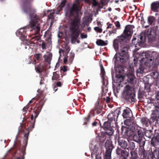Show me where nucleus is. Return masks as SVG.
<instances>
[{
  "label": "nucleus",
  "mask_w": 159,
  "mask_h": 159,
  "mask_svg": "<svg viewBox=\"0 0 159 159\" xmlns=\"http://www.w3.org/2000/svg\"><path fill=\"white\" fill-rule=\"evenodd\" d=\"M151 144L155 148H157V146L159 145V140H151Z\"/></svg>",
  "instance_id": "e433bc0d"
},
{
  "label": "nucleus",
  "mask_w": 159,
  "mask_h": 159,
  "mask_svg": "<svg viewBox=\"0 0 159 159\" xmlns=\"http://www.w3.org/2000/svg\"><path fill=\"white\" fill-rule=\"evenodd\" d=\"M156 19L155 17L153 16H149L148 18V22L149 25H152L155 21Z\"/></svg>",
  "instance_id": "f704fd0d"
},
{
  "label": "nucleus",
  "mask_w": 159,
  "mask_h": 159,
  "mask_svg": "<svg viewBox=\"0 0 159 159\" xmlns=\"http://www.w3.org/2000/svg\"><path fill=\"white\" fill-rule=\"evenodd\" d=\"M81 37L82 39H85L87 37V34H84V33H82L81 34Z\"/></svg>",
  "instance_id": "5fc2aeb1"
},
{
  "label": "nucleus",
  "mask_w": 159,
  "mask_h": 159,
  "mask_svg": "<svg viewBox=\"0 0 159 159\" xmlns=\"http://www.w3.org/2000/svg\"><path fill=\"white\" fill-rule=\"evenodd\" d=\"M131 30L129 26H126L123 34L113 40V47L116 51H118L114 57L115 65L117 64L118 61L121 63H125L129 58L128 48L126 45L125 39L132 36L133 32Z\"/></svg>",
  "instance_id": "f257e3e1"
},
{
  "label": "nucleus",
  "mask_w": 159,
  "mask_h": 159,
  "mask_svg": "<svg viewBox=\"0 0 159 159\" xmlns=\"http://www.w3.org/2000/svg\"><path fill=\"white\" fill-rule=\"evenodd\" d=\"M53 76L52 77V80H59L62 78L61 76H60L59 74L57 73V71L53 72Z\"/></svg>",
  "instance_id": "7c9ffc66"
},
{
  "label": "nucleus",
  "mask_w": 159,
  "mask_h": 159,
  "mask_svg": "<svg viewBox=\"0 0 159 159\" xmlns=\"http://www.w3.org/2000/svg\"><path fill=\"white\" fill-rule=\"evenodd\" d=\"M122 116L124 118H126L124 121V124L126 125H130L131 124L134 122L132 119L133 116L131 110L129 108L126 107L124 109Z\"/></svg>",
  "instance_id": "9d476101"
},
{
  "label": "nucleus",
  "mask_w": 159,
  "mask_h": 159,
  "mask_svg": "<svg viewBox=\"0 0 159 159\" xmlns=\"http://www.w3.org/2000/svg\"><path fill=\"white\" fill-rule=\"evenodd\" d=\"M116 154L120 158H127L129 156V152L125 150H123L118 147L116 150Z\"/></svg>",
  "instance_id": "2eb2a0df"
},
{
  "label": "nucleus",
  "mask_w": 159,
  "mask_h": 159,
  "mask_svg": "<svg viewBox=\"0 0 159 159\" xmlns=\"http://www.w3.org/2000/svg\"><path fill=\"white\" fill-rule=\"evenodd\" d=\"M141 22L142 24H144L145 23V21L144 20L143 16H142L141 17Z\"/></svg>",
  "instance_id": "13d9d810"
},
{
  "label": "nucleus",
  "mask_w": 159,
  "mask_h": 159,
  "mask_svg": "<svg viewBox=\"0 0 159 159\" xmlns=\"http://www.w3.org/2000/svg\"><path fill=\"white\" fill-rule=\"evenodd\" d=\"M96 159H102L101 157L100 154L97 155L96 156Z\"/></svg>",
  "instance_id": "680f3d73"
},
{
  "label": "nucleus",
  "mask_w": 159,
  "mask_h": 159,
  "mask_svg": "<svg viewBox=\"0 0 159 159\" xmlns=\"http://www.w3.org/2000/svg\"><path fill=\"white\" fill-rule=\"evenodd\" d=\"M156 98L157 100H159V91H158L156 95Z\"/></svg>",
  "instance_id": "4d7b16f0"
},
{
  "label": "nucleus",
  "mask_w": 159,
  "mask_h": 159,
  "mask_svg": "<svg viewBox=\"0 0 159 159\" xmlns=\"http://www.w3.org/2000/svg\"><path fill=\"white\" fill-rule=\"evenodd\" d=\"M112 152L109 151H106L105 155L104 157V159H111V153Z\"/></svg>",
  "instance_id": "58836bf2"
},
{
  "label": "nucleus",
  "mask_w": 159,
  "mask_h": 159,
  "mask_svg": "<svg viewBox=\"0 0 159 159\" xmlns=\"http://www.w3.org/2000/svg\"><path fill=\"white\" fill-rule=\"evenodd\" d=\"M135 124L134 123L131 124L130 125L128 126V127L122 126L121 129V133L123 134H125L126 138L128 139L130 138L131 137H132V135L134 134V132L135 130V127L134 126Z\"/></svg>",
  "instance_id": "6e6552de"
},
{
  "label": "nucleus",
  "mask_w": 159,
  "mask_h": 159,
  "mask_svg": "<svg viewBox=\"0 0 159 159\" xmlns=\"http://www.w3.org/2000/svg\"><path fill=\"white\" fill-rule=\"evenodd\" d=\"M155 139H159V133H157L156 134Z\"/></svg>",
  "instance_id": "69168bd1"
},
{
  "label": "nucleus",
  "mask_w": 159,
  "mask_h": 159,
  "mask_svg": "<svg viewBox=\"0 0 159 159\" xmlns=\"http://www.w3.org/2000/svg\"><path fill=\"white\" fill-rule=\"evenodd\" d=\"M115 24L116 26L118 28H120V23L119 21H116L115 23Z\"/></svg>",
  "instance_id": "3c124183"
},
{
  "label": "nucleus",
  "mask_w": 159,
  "mask_h": 159,
  "mask_svg": "<svg viewBox=\"0 0 159 159\" xmlns=\"http://www.w3.org/2000/svg\"><path fill=\"white\" fill-rule=\"evenodd\" d=\"M144 54L145 57L142 59L141 61V64L137 70V76L139 77L142 76L143 74L144 73L145 67L144 65L150 67L153 65L154 61V57L152 54L147 53H144Z\"/></svg>",
  "instance_id": "39448f33"
},
{
  "label": "nucleus",
  "mask_w": 159,
  "mask_h": 159,
  "mask_svg": "<svg viewBox=\"0 0 159 159\" xmlns=\"http://www.w3.org/2000/svg\"><path fill=\"white\" fill-rule=\"evenodd\" d=\"M131 157L130 159H138L139 157L137 151H131L130 152Z\"/></svg>",
  "instance_id": "473e14b6"
},
{
  "label": "nucleus",
  "mask_w": 159,
  "mask_h": 159,
  "mask_svg": "<svg viewBox=\"0 0 159 159\" xmlns=\"http://www.w3.org/2000/svg\"><path fill=\"white\" fill-rule=\"evenodd\" d=\"M45 61L48 62V64H50L51 61V58L49 56H47V57L45 58Z\"/></svg>",
  "instance_id": "09e8293b"
},
{
  "label": "nucleus",
  "mask_w": 159,
  "mask_h": 159,
  "mask_svg": "<svg viewBox=\"0 0 159 159\" xmlns=\"http://www.w3.org/2000/svg\"><path fill=\"white\" fill-rule=\"evenodd\" d=\"M29 104L26 105L25 107L23 109V111H25V113H23V114L24 115L25 114L26 111H27L28 109L29 108Z\"/></svg>",
  "instance_id": "de8ad7c7"
},
{
  "label": "nucleus",
  "mask_w": 159,
  "mask_h": 159,
  "mask_svg": "<svg viewBox=\"0 0 159 159\" xmlns=\"http://www.w3.org/2000/svg\"><path fill=\"white\" fill-rule=\"evenodd\" d=\"M102 106L99 104V103L98 102H96L95 105V106L93 110L94 112H96L97 114H99L102 111Z\"/></svg>",
  "instance_id": "412c9836"
},
{
  "label": "nucleus",
  "mask_w": 159,
  "mask_h": 159,
  "mask_svg": "<svg viewBox=\"0 0 159 159\" xmlns=\"http://www.w3.org/2000/svg\"><path fill=\"white\" fill-rule=\"evenodd\" d=\"M74 55L75 54L74 53H72V52H71L70 53V57H69V60L70 61H72L74 57Z\"/></svg>",
  "instance_id": "37998d69"
},
{
  "label": "nucleus",
  "mask_w": 159,
  "mask_h": 159,
  "mask_svg": "<svg viewBox=\"0 0 159 159\" xmlns=\"http://www.w3.org/2000/svg\"><path fill=\"white\" fill-rule=\"evenodd\" d=\"M120 113V110L119 108L116 109L114 112L110 113L107 116L108 121L110 122L114 121L116 123L117 121L119 115Z\"/></svg>",
  "instance_id": "ddd939ff"
},
{
  "label": "nucleus",
  "mask_w": 159,
  "mask_h": 159,
  "mask_svg": "<svg viewBox=\"0 0 159 159\" xmlns=\"http://www.w3.org/2000/svg\"><path fill=\"white\" fill-rule=\"evenodd\" d=\"M137 38V39L136 38H134L132 41V43L135 45V47H137V45L140 46L145 41V37L144 34L141 33Z\"/></svg>",
  "instance_id": "4468645a"
},
{
  "label": "nucleus",
  "mask_w": 159,
  "mask_h": 159,
  "mask_svg": "<svg viewBox=\"0 0 159 159\" xmlns=\"http://www.w3.org/2000/svg\"><path fill=\"white\" fill-rule=\"evenodd\" d=\"M26 32L27 30L25 28H20L16 32V34L17 36L19 37L20 39L23 41L21 43L22 44L25 45H27L30 48V46H31V42L33 41L25 40L27 36Z\"/></svg>",
  "instance_id": "1a4fd4ad"
},
{
  "label": "nucleus",
  "mask_w": 159,
  "mask_h": 159,
  "mask_svg": "<svg viewBox=\"0 0 159 159\" xmlns=\"http://www.w3.org/2000/svg\"><path fill=\"white\" fill-rule=\"evenodd\" d=\"M129 140H127L129 142ZM133 140L135 141V142H136L139 143V148H143L145 144V140Z\"/></svg>",
  "instance_id": "72a5a7b5"
},
{
  "label": "nucleus",
  "mask_w": 159,
  "mask_h": 159,
  "mask_svg": "<svg viewBox=\"0 0 159 159\" xmlns=\"http://www.w3.org/2000/svg\"><path fill=\"white\" fill-rule=\"evenodd\" d=\"M156 85L159 88V79H158L156 82Z\"/></svg>",
  "instance_id": "774afa93"
},
{
  "label": "nucleus",
  "mask_w": 159,
  "mask_h": 159,
  "mask_svg": "<svg viewBox=\"0 0 159 159\" xmlns=\"http://www.w3.org/2000/svg\"><path fill=\"white\" fill-rule=\"evenodd\" d=\"M55 14V13L54 12H51L49 14V15L48 16V19H54V17H55V16H54V14Z\"/></svg>",
  "instance_id": "a19ab883"
},
{
  "label": "nucleus",
  "mask_w": 159,
  "mask_h": 159,
  "mask_svg": "<svg viewBox=\"0 0 159 159\" xmlns=\"http://www.w3.org/2000/svg\"><path fill=\"white\" fill-rule=\"evenodd\" d=\"M98 124V123L97 122L94 121L92 123V125L93 126H96Z\"/></svg>",
  "instance_id": "0e129e2a"
},
{
  "label": "nucleus",
  "mask_w": 159,
  "mask_h": 159,
  "mask_svg": "<svg viewBox=\"0 0 159 159\" xmlns=\"http://www.w3.org/2000/svg\"><path fill=\"white\" fill-rule=\"evenodd\" d=\"M91 117L90 115L89 114L87 117L84 118V125H87L89 122L90 119Z\"/></svg>",
  "instance_id": "4c0bfd02"
},
{
  "label": "nucleus",
  "mask_w": 159,
  "mask_h": 159,
  "mask_svg": "<svg viewBox=\"0 0 159 159\" xmlns=\"http://www.w3.org/2000/svg\"><path fill=\"white\" fill-rule=\"evenodd\" d=\"M42 57V54L39 53H37L34 55V57L38 61H39L40 60V58L41 57Z\"/></svg>",
  "instance_id": "ea45409f"
},
{
  "label": "nucleus",
  "mask_w": 159,
  "mask_h": 159,
  "mask_svg": "<svg viewBox=\"0 0 159 159\" xmlns=\"http://www.w3.org/2000/svg\"><path fill=\"white\" fill-rule=\"evenodd\" d=\"M96 43L98 45L100 46H106L107 44L104 41L101 39H98L96 42Z\"/></svg>",
  "instance_id": "c9c22d12"
},
{
  "label": "nucleus",
  "mask_w": 159,
  "mask_h": 159,
  "mask_svg": "<svg viewBox=\"0 0 159 159\" xmlns=\"http://www.w3.org/2000/svg\"><path fill=\"white\" fill-rule=\"evenodd\" d=\"M100 67L101 68V77L102 79V83L104 85V80L105 76V72L102 64H100Z\"/></svg>",
  "instance_id": "cd10ccee"
},
{
  "label": "nucleus",
  "mask_w": 159,
  "mask_h": 159,
  "mask_svg": "<svg viewBox=\"0 0 159 159\" xmlns=\"http://www.w3.org/2000/svg\"><path fill=\"white\" fill-rule=\"evenodd\" d=\"M122 96L126 101L130 102H135L134 90L133 88L129 85H127L124 87Z\"/></svg>",
  "instance_id": "423d86ee"
},
{
  "label": "nucleus",
  "mask_w": 159,
  "mask_h": 159,
  "mask_svg": "<svg viewBox=\"0 0 159 159\" xmlns=\"http://www.w3.org/2000/svg\"><path fill=\"white\" fill-rule=\"evenodd\" d=\"M145 135L149 139H155V136L153 134L151 130H147L145 132Z\"/></svg>",
  "instance_id": "c756f323"
},
{
  "label": "nucleus",
  "mask_w": 159,
  "mask_h": 159,
  "mask_svg": "<svg viewBox=\"0 0 159 159\" xmlns=\"http://www.w3.org/2000/svg\"><path fill=\"white\" fill-rule=\"evenodd\" d=\"M111 98L109 97H107L106 98V102L109 103L110 102Z\"/></svg>",
  "instance_id": "052dcab7"
},
{
  "label": "nucleus",
  "mask_w": 159,
  "mask_h": 159,
  "mask_svg": "<svg viewBox=\"0 0 159 159\" xmlns=\"http://www.w3.org/2000/svg\"><path fill=\"white\" fill-rule=\"evenodd\" d=\"M35 70L36 72L41 74L44 70V66L40 63L35 65Z\"/></svg>",
  "instance_id": "393cba45"
},
{
  "label": "nucleus",
  "mask_w": 159,
  "mask_h": 159,
  "mask_svg": "<svg viewBox=\"0 0 159 159\" xmlns=\"http://www.w3.org/2000/svg\"><path fill=\"white\" fill-rule=\"evenodd\" d=\"M127 81L129 84H134L136 82V77L133 75H129L128 76Z\"/></svg>",
  "instance_id": "bb28decb"
},
{
  "label": "nucleus",
  "mask_w": 159,
  "mask_h": 159,
  "mask_svg": "<svg viewBox=\"0 0 159 159\" xmlns=\"http://www.w3.org/2000/svg\"><path fill=\"white\" fill-rule=\"evenodd\" d=\"M63 59H64V63L65 64L68 61L67 57H65Z\"/></svg>",
  "instance_id": "e2e57ef3"
},
{
  "label": "nucleus",
  "mask_w": 159,
  "mask_h": 159,
  "mask_svg": "<svg viewBox=\"0 0 159 159\" xmlns=\"http://www.w3.org/2000/svg\"><path fill=\"white\" fill-rule=\"evenodd\" d=\"M62 85L60 82H57L56 84V86L57 87H61Z\"/></svg>",
  "instance_id": "bf43d9fd"
},
{
  "label": "nucleus",
  "mask_w": 159,
  "mask_h": 159,
  "mask_svg": "<svg viewBox=\"0 0 159 159\" xmlns=\"http://www.w3.org/2000/svg\"><path fill=\"white\" fill-rule=\"evenodd\" d=\"M33 0H23L21 8L26 13L28 14L30 18L29 24V26L34 35H37L34 36L32 40L35 39L33 43H35L40 39L39 35L40 31V23L42 22L40 17L36 13L35 10L32 7L31 3Z\"/></svg>",
  "instance_id": "f03ea898"
},
{
  "label": "nucleus",
  "mask_w": 159,
  "mask_h": 159,
  "mask_svg": "<svg viewBox=\"0 0 159 159\" xmlns=\"http://www.w3.org/2000/svg\"><path fill=\"white\" fill-rule=\"evenodd\" d=\"M141 122L143 124V127H144L148 126L151 124L149 120L146 117H143L142 118Z\"/></svg>",
  "instance_id": "b1692460"
},
{
  "label": "nucleus",
  "mask_w": 159,
  "mask_h": 159,
  "mask_svg": "<svg viewBox=\"0 0 159 159\" xmlns=\"http://www.w3.org/2000/svg\"><path fill=\"white\" fill-rule=\"evenodd\" d=\"M44 104V102L43 100H41L39 102V105L41 106V108L43 107V106Z\"/></svg>",
  "instance_id": "864d4df0"
},
{
  "label": "nucleus",
  "mask_w": 159,
  "mask_h": 159,
  "mask_svg": "<svg viewBox=\"0 0 159 159\" xmlns=\"http://www.w3.org/2000/svg\"><path fill=\"white\" fill-rule=\"evenodd\" d=\"M129 148L131 150H133L135 148V143H134L132 142L130 144Z\"/></svg>",
  "instance_id": "c03bdc74"
},
{
  "label": "nucleus",
  "mask_w": 159,
  "mask_h": 159,
  "mask_svg": "<svg viewBox=\"0 0 159 159\" xmlns=\"http://www.w3.org/2000/svg\"><path fill=\"white\" fill-rule=\"evenodd\" d=\"M151 10L154 12L158 11L159 7V2H153L151 4Z\"/></svg>",
  "instance_id": "5701e85b"
},
{
  "label": "nucleus",
  "mask_w": 159,
  "mask_h": 159,
  "mask_svg": "<svg viewBox=\"0 0 159 159\" xmlns=\"http://www.w3.org/2000/svg\"><path fill=\"white\" fill-rule=\"evenodd\" d=\"M115 27V26H114L112 24H109L107 27V29L110 28H113Z\"/></svg>",
  "instance_id": "6e6d98bb"
},
{
  "label": "nucleus",
  "mask_w": 159,
  "mask_h": 159,
  "mask_svg": "<svg viewBox=\"0 0 159 159\" xmlns=\"http://www.w3.org/2000/svg\"><path fill=\"white\" fill-rule=\"evenodd\" d=\"M151 75L153 76V77L157 78L158 75V73L156 71L152 72L151 73Z\"/></svg>",
  "instance_id": "a18cd8bd"
},
{
  "label": "nucleus",
  "mask_w": 159,
  "mask_h": 159,
  "mask_svg": "<svg viewBox=\"0 0 159 159\" xmlns=\"http://www.w3.org/2000/svg\"><path fill=\"white\" fill-rule=\"evenodd\" d=\"M94 30L96 32L101 33L102 32V30L101 28H100L98 27H95L94 28Z\"/></svg>",
  "instance_id": "79ce46f5"
},
{
  "label": "nucleus",
  "mask_w": 159,
  "mask_h": 159,
  "mask_svg": "<svg viewBox=\"0 0 159 159\" xmlns=\"http://www.w3.org/2000/svg\"><path fill=\"white\" fill-rule=\"evenodd\" d=\"M148 102L149 103L152 104L154 106L155 110L157 111H159V101L158 100L151 98L148 101Z\"/></svg>",
  "instance_id": "aec40b11"
},
{
  "label": "nucleus",
  "mask_w": 159,
  "mask_h": 159,
  "mask_svg": "<svg viewBox=\"0 0 159 159\" xmlns=\"http://www.w3.org/2000/svg\"><path fill=\"white\" fill-rule=\"evenodd\" d=\"M118 142L119 145L124 149H125L128 146L127 142L124 140H118Z\"/></svg>",
  "instance_id": "c85d7f7f"
},
{
  "label": "nucleus",
  "mask_w": 159,
  "mask_h": 159,
  "mask_svg": "<svg viewBox=\"0 0 159 159\" xmlns=\"http://www.w3.org/2000/svg\"><path fill=\"white\" fill-rule=\"evenodd\" d=\"M93 4L94 6H96L97 4V2L96 1V0H93Z\"/></svg>",
  "instance_id": "338daca9"
},
{
  "label": "nucleus",
  "mask_w": 159,
  "mask_h": 159,
  "mask_svg": "<svg viewBox=\"0 0 159 159\" xmlns=\"http://www.w3.org/2000/svg\"><path fill=\"white\" fill-rule=\"evenodd\" d=\"M139 154L141 158L142 159H146L147 153L144 149V148H139Z\"/></svg>",
  "instance_id": "4be33fe9"
},
{
  "label": "nucleus",
  "mask_w": 159,
  "mask_h": 159,
  "mask_svg": "<svg viewBox=\"0 0 159 159\" xmlns=\"http://www.w3.org/2000/svg\"><path fill=\"white\" fill-rule=\"evenodd\" d=\"M28 140H24V142L25 143V148L23 147L22 148H20V140H15L14 146L16 148H19V150L15 152V156H16L17 153H19L20 157H17L14 159H24L25 158L24 155H25V147L27 146L28 143Z\"/></svg>",
  "instance_id": "0eeeda50"
},
{
  "label": "nucleus",
  "mask_w": 159,
  "mask_h": 159,
  "mask_svg": "<svg viewBox=\"0 0 159 159\" xmlns=\"http://www.w3.org/2000/svg\"><path fill=\"white\" fill-rule=\"evenodd\" d=\"M38 115V114L36 112H34V116H35V119L34 120H33L34 115L32 114L31 116L30 121H27V123H25L24 125L21 124L20 126L18 128V133L16 136V139L20 138L21 135L24 136L25 139H28L30 132L34 128L35 120Z\"/></svg>",
  "instance_id": "20e7f679"
},
{
  "label": "nucleus",
  "mask_w": 159,
  "mask_h": 159,
  "mask_svg": "<svg viewBox=\"0 0 159 159\" xmlns=\"http://www.w3.org/2000/svg\"><path fill=\"white\" fill-rule=\"evenodd\" d=\"M81 0H75L69 10L70 15L74 16V19L70 23V30L71 32V42L75 43L76 42L79 43L80 41L78 38L80 35V20L78 17Z\"/></svg>",
  "instance_id": "7ed1b4c3"
},
{
  "label": "nucleus",
  "mask_w": 159,
  "mask_h": 159,
  "mask_svg": "<svg viewBox=\"0 0 159 159\" xmlns=\"http://www.w3.org/2000/svg\"><path fill=\"white\" fill-rule=\"evenodd\" d=\"M111 140H107L105 143V147L106 148V151H110L112 152L114 146L112 143Z\"/></svg>",
  "instance_id": "6ab92c4d"
},
{
  "label": "nucleus",
  "mask_w": 159,
  "mask_h": 159,
  "mask_svg": "<svg viewBox=\"0 0 159 159\" xmlns=\"http://www.w3.org/2000/svg\"><path fill=\"white\" fill-rule=\"evenodd\" d=\"M100 133H99L98 136L100 138H104L105 137V134L104 132H101Z\"/></svg>",
  "instance_id": "8fccbe9b"
},
{
  "label": "nucleus",
  "mask_w": 159,
  "mask_h": 159,
  "mask_svg": "<svg viewBox=\"0 0 159 159\" xmlns=\"http://www.w3.org/2000/svg\"><path fill=\"white\" fill-rule=\"evenodd\" d=\"M116 82L118 83H120L124 80V67L121 65L118 66L115 68Z\"/></svg>",
  "instance_id": "9b49d317"
},
{
  "label": "nucleus",
  "mask_w": 159,
  "mask_h": 159,
  "mask_svg": "<svg viewBox=\"0 0 159 159\" xmlns=\"http://www.w3.org/2000/svg\"><path fill=\"white\" fill-rule=\"evenodd\" d=\"M110 124L111 122L109 121L104 122L102 126L100 123V126L105 131V133L109 136L112 135L114 133V130Z\"/></svg>",
  "instance_id": "f8f14e48"
},
{
  "label": "nucleus",
  "mask_w": 159,
  "mask_h": 159,
  "mask_svg": "<svg viewBox=\"0 0 159 159\" xmlns=\"http://www.w3.org/2000/svg\"><path fill=\"white\" fill-rule=\"evenodd\" d=\"M152 30L148 29L147 31H145L144 34L146 38L145 35H146L148 36V39L149 42L151 43H152L154 42L155 40V34H152Z\"/></svg>",
  "instance_id": "dca6fc26"
},
{
  "label": "nucleus",
  "mask_w": 159,
  "mask_h": 159,
  "mask_svg": "<svg viewBox=\"0 0 159 159\" xmlns=\"http://www.w3.org/2000/svg\"><path fill=\"white\" fill-rule=\"evenodd\" d=\"M66 2V0H61V2L59 5L57 11H56L57 14H59L60 12L62 10V8L65 6Z\"/></svg>",
  "instance_id": "a878e982"
},
{
  "label": "nucleus",
  "mask_w": 159,
  "mask_h": 159,
  "mask_svg": "<svg viewBox=\"0 0 159 159\" xmlns=\"http://www.w3.org/2000/svg\"><path fill=\"white\" fill-rule=\"evenodd\" d=\"M132 139H145L144 134L142 130L138 129L132 136Z\"/></svg>",
  "instance_id": "f3484780"
},
{
  "label": "nucleus",
  "mask_w": 159,
  "mask_h": 159,
  "mask_svg": "<svg viewBox=\"0 0 159 159\" xmlns=\"http://www.w3.org/2000/svg\"><path fill=\"white\" fill-rule=\"evenodd\" d=\"M61 78L66 75V73L67 70V66H63L61 67Z\"/></svg>",
  "instance_id": "2f4dec72"
},
{
  "label": "nucleus",
  "mask_w": 159,
  "mask_h": 159,
  "mask_svg": "<svg viewBox=\"0 0 159 159\" xmlns=\"http://www.w3.org/2000/svg\"><path fill=\"white\" fill-rule=\"evenodd\" d=\"M148 157V159H159V150L155 149L150 152Z\"/></svg>",
  "instance_id": "a211bd4d"
},
{
  "label": "nucleus",
  "mask_w": 159,
  "mask_h": 159,
  "mask_svg": "<svg viewBox=\"0 0 159 159\" xmlns=\"http://www.w3.org/2000/svg\"><path fill=\"white\" fill-rule=\"evenodd\" d=\"M35 98H32L31 100H30L29 103V104H30L31 103H34L36 101H35Z\"/></svg>",
  "instance_id": "603ef678"
},
{
  "label": "nucleus",
  "mask_w": 159,
  "mask_h": 159,
  "mask_svg": "<svg viewBox=\"0 0 159 159\" xmlns=\"http://www.w3.org/2000/svg\"><path fill=\"white\" fill-rule=\"evenodd\" d=\"M41 46L43 49H46V44L45 43L44 41H42V43L41 44Z\"/></svg>",
  "instance_id": "49530a36"
}]
</instances>
